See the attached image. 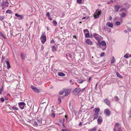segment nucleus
<instances>
[{
  "mask_svg": "<svg viewBox=\"0 0 131 131\" xmlns=\"http://www.w3.org/2000/svg\"><path fill=\"white\" fill-rule=\"evenodd\" d=\"M99 44L98 45L99 47H102V46H104V48H103V50H105L106 48V43L104 41H102L101 42L100 41L98 42Z\"/></svg>",
  "mask_w": 131,
  "mask_h": 131,
  "instance_id": "obj_1",
  "label": "nucleus"
},
{
  "mask_svg": "<svg viewBox=\"0 0 131 131\" xmlns=\"http://www.w3.org/2000/svg\"><path fill=\"white\" fill-rule=\"evenodd\" d=\"M99 10V9H97L96 10L94 15V17L95 18H97L99 17V15L101 14V12Z\"/></svg>",
  "mask_w": 131,
  "mask_h": 131,
  "instance_id": "obj_2",
  "label": "nucleus"
},
{
  "mask_svg": "<svg viewBox=\"0 0 131 131\" xmlns=\"http://www.w3.org/2000/svg\"><path fill=\"white\" fill-rule=\"evenodd\" d=\"M104 113L107 116H110L111 114V113L108 108L105 109L104 111Z\"/></svg>",
  "mask_w": 131,
  "mask_h": 131,
  "instance_id": "obj_3",
  "label": "nucleus"
},
{
  "mask_svg": "<svg viewBox=\"0 0 131 131\" xmlns=\"http://www.w3.org/2000/svg\"><path fill=\"white\" fill-rule=\"evenodd\" d=\"M25 105V103L24 102H21L18 103V105L21 110H23L24 108V106Z\"/></svg>",
  "mask_w": 131,
  "mask_h": 131,
  "instance_id": "obj_4",
  "label": "nucleus"
},
{
  "mask_svg": "<svg viewBox=\"0 0 131 131\" xmlns=\"http://www.w3.org/2000/svg\"><path fill=\"white\" fill-rule=\"evenodd\" d=\"M31 88L35 92L38 93L40 92L39 90L33 85L31 86Z\"/></svg>",
  "mask_w": 131,
  "mask_h": 131,
  "instance_id": "obj_5",
  "label": "nucleus"
},
{
  "mask_svg": "<svg viewBox=\"0 0 131 131\" xmlns=\"http://www.w3.org/2000/svg\"><path fill=\"white\" fill-rule=\"evenodd\" d=\"M84 33L85 34V37L88 38L89 37V34L88 30L87 29H85L83 30Z\"/></svg>",
  "mask_w": 131,
  "mask_h": 131,
  "instance_id": "obj_6",
  "label": "nucleus"
},
{
  "mask_svg": "<svg viewBox=\"0 0 131 131\" xmlns=\"http://www.w3.org/2000/svg\"><path fill=\"white\" fill-rule=\"evenodd\" d=\"M85 42L89 45H93V42L89 39H87L86 40Z\"/></svg>",
  "mask_w": 131,
  "mask_h": 131,
  "instance_id": "obj_7",
  "label": "nucleus"
},
{
  "mask_svg": "<svg viewBox=\"0 0 131 131\" xmlns=\"http://www.w3.org/2000/svg\"><path fill=\"white\" fill-rule=\"evenodd\" d=\"M93 37L97 40H100V37L98 34H94L93 35Z\"/></svg>",
  "mask_w": 131,
  "mask_h": 131,
  "instance_id": "obj_8",
  "label": "nucleus"
},
{
  "mask_svg": "<svg viewBox=\"0 0 131 131\" xmlns=\"http://www.w3.org/2000/svg\"><path fill=\"white\" fill-rule=\"evenodd\" d=\"M120 8V6H119L117 5H116L114 6V8L115 10L114 11V12H118Z\"/></svg>",
  "mask_w": 131,
  "mask_h": 131,
  "instance_id": "obj_9",
  "label": "nucleus"
},
{
  "mask_svg": "<svg viewBox=\"0 0 131 131\" xmlns=\"http://www.w3.org/2000/svg\"><path fill=\"white\" fill-rule=\"evenodd\" d=\"M41 37L42 40H41V42L42 44H44L46 40V38L45 36H41Z\"/></svg>",
  "mask_w": 131,
  "mask_h": 131,
  "instance_id": "obj_10",
  "label": "nucleus"
},
{
  "mask_svg": "<svg viewBox=\"0 0 131 131\" xmlns=\"http://www.w3.org/2000/svg\"><path fill=\"white\" fill-rule=\"evenodd\" d=\"M73 93L75 95L78 94L79 93L78 88H76L73 91Z\"/></svg>",
  "mask_w": 131,
  "mask_h": 131,
  "instance_id": "obj_11",
  "label": "nucleus"
},
{
  "mask_svg": "<svg viewBox=\"0 0 131 131\" xmlns=\"http://www.w3.org/2000/svg\"><path fill=\"white\" fill-rule=\"evenodd\" d=\"M103 120L102 117L100 116L97 119V123L98 124H100L102 121Z\"/></svg>",
  "mask_w": 131,
  "mask_h": 131,
  "instance_id": "obj_12",
  "label": "nucleus"
},
{
  "mask_svg": "<svg viewBox=\"0 0 131 131\" xmlns=\"http://www.w3.org/2000/svg\"><path fill=\"white\" fill-rule=\"evenodd\" d=\"M105 103L107 105L109 106L110 105V102L107 99H106L104 100V101Z\"/></svg>",
  "mask_w": 131,
  "mask_h": 131,
  "instance_id": "obj_13",
  "label": "nucleus"
},
{
  "mask_svg": "<svg viewBox=\"0 0 131 131\" xmlns=\"http://www.w3.org/2000/svg\"><path fill=\"white\" fill-rule=\"evenodd\" d=\"M106 25L109 27L113 28V24L112 23H111L110 22H107Z\"/></svg>",
  "mask_w": 131,
  "mask_h": 131,
  "instance_id": "obj_14",
  "label": "nucleus"
},
{
  "mask_svg": "<svg viewBox=\"0 0 131 131\" xmlns=\"http://www.w3.org/2000/svg\"><path fill=\"white\" fill-rule=\"evenodd\" d=\"M20 56L21 59L24 60L25 59L26 54L24 53H21Z\"/></svg>",
  "mask_w": 131,
  "mask_h": 131,
  "instance_id": "obj_15",
  "label": "nucleus"
},
{
  "mask_svg": "<svg viewBox=\"0 0 131 131\" xmlns=\"http://www.w3.org/2000/svg\"><path fill=\"white\" fill-rule=\"evenodd\" d=\"M99 114L97 113H94L93 114V120L95 119H97L98 116Z\"/></svg>",
  "mask_w": 131,
  "mask_h": 131,
  "instance_id": "obj_16",
  "label": "nucleus"
},
{
  "mask_svg": "<svg viewBox=\"0 0 131 131\" xmlns=\"http://www.w3.org/2000/svg\"><path fill=\"white\" fill-rule=\"evenodd\" d=\"M1 5L2 6V9H3L5 7L8 6V5H6L5 4V3L4 2L2 3Z\"/></svg>",
  "mask_w": 131,
  "mask_h": 131,
  "instance_id": "obj_17",
  "label": "nucleus"
},
{
  "mask_svg": "<svg viewBox=\"0 0 131 131\" xmlns=\"http://www.w3.org/2000/svg\"><path fill=\"white\" fill-rule=\"evenodd\" d=\"M15 16L17 17H18V19L19 20L21 19H23V16L19 15L17 13H16L15 14Z\"/></svg>",
  "mask_w": 131,
  "mask_h": 131,
  "instance_id": "obj_18",
  "label": "nucleus"
},
{
  "mask_svg": "<svg viewBox=\"0 0 131 131\" xmlns=\"http://www.w3.org/2000/svg\"><path fill=\"white\" fill-rule=\"evenodd\" d=\"M93 111L95 112V113L98 114L100 111V109L98 108H95L93 110Z\"/></svg>",
  "mask_w": 131,
  "mask_h": 131,
  "instance_id": "obj_19",
  "label": "nucleus"
},
{
  "mask_svg": "<svg viewBox=\"0 0 131 131\" xmlns=\"http://www.w3.org/2000/svg\"><path fill=\"white\" fill-rule=\"evenodd\" d=\"M66 56L67 57V58L68 59V57L69 58L72 59V56L71 54L70 53H67L66 54Z\"/></svg>",
  "mask_w": 131,
  "mask_h": 131,
  "instance_id": "obj_20",
  "label": "nucleus"
},
{
  "mask_svg": "<svg viewBox=\"0 0 131 131\" xmlns=\"http://www.w3.org/2000/svg\"><path fill=\"white\" fill-rule=\"evenodd\" d=\"M97 130V128L95 127L93 128L89 129L88 131H96Z\"/></svg>",
  "mask_w": 131,
  "mask_h": 131,
  "instance_id": "obj_21",
  "label": "nucleus"
},
{
  "mask_svg": "<svg viewBox=\"0 0 131 131\" xmlns=\"http://www.w3.org/2000/svg\"><path fill=\"white\" fill-rule=\"evenodd\" d=\"M58 75L59 76H64L65 75L63 72H60L58 74Z\"/></svg>",
  "mask_w": 131,
  "mask_h": 131,
  "instance_id": "obj_22",
  "label": "nucleus"
},
{
  "mask_svg": "<svg viewBox=\"0 0 131 131\" xmlns=\"http://www.w3.org/2000/svg\"><path fill=\"white\" fill-rule=\"evenodd\" d=\"M116 75H117V76L118 77L120 78H123V77L120 75L116 71Z\"/></svg>",
  "mask_w": 131,
  "mask_h": 131,
  "instance_id": "obj_23",
  "label": "nucleus"
},
{
  "mask_svg": "<svg viewBox=\"0 0 131 131\" xmlns=\"http://www.w3.org/2000/svg\"><path fill=\"white\" fill-rule=\"evenodd\" d=\"M6 62L7 65V68L8 69H10V67L9 61H6Z\"/></svg>",
  "mask_w": 131,
  "mask_h": 131,
  "instance_id": "obj_24",
  "label": "nucleus"
},
{
  "mask_svg": "<svg viewBox=\"0 0 131 131\" xmlns=\"http://www.w3.org/2000/svg\"><path fill=\"white\" fill-rule=\"evenodd\" d=\"M84 81V80L81 79H78L77 80V82L79 83H81Z\"/></svg>",
  "mask_w": 131,
  "mask_h": 131,
  "instance_id": "obj_25",
  "label": "nucleus"
},
{
  "mask_svg": "<svg viewBox=\"0 0 131 131\" xmlns=\"http://www.w3.org/2000/svg\"><path fill=\"white\" fill-rule=\"evenodd\" d=\"M78 88L79 90V92L80 93V92H83L84 91V90L85 88L82 89H81L80 88Z\"/></svg>",
  "mask_w": 131,
  "mask_h": 131,
  "instance_id": "obj_26",
  "label": "nucleus"
},
{
  "mask_svg": "<svg viewBox=\"0 0 131 131\" xmlns=\"http://www.w3.org/2000/svg\"><path fill=\"white\" fill-rule=\"evenodd\" d=\"M126 15V14L125 13H121L120 15H121V17L122 18H124L125 16Z\"/></svg>",
  "mask_w": 131,
  "mask_h": 131,
  "instance_id": "obj_27",
  "label": "nucleus"
},
{
  "mask_svg": "<svg viewBox=\"0 0 131 131\" xmlns=\"http://www.w3.org/2000/svg\"><path fill=\"white\" fill-rule=\"evenodd\" d=\"M46 99L45 98L43 99L42 101L40 102L41 104H43L44 103H46V102L45 101V100H46Z\"/></svg>",
  "mask_w": 131,
  "mask_h": 131,
  "instance_id": "obj_28",
  "label": "nucleus"
},
{
  "mask_svg": "<svg viewBox=\"0 0 131 131\" xmlns=\"http://www.w3.org/2000/svg\"><path fill=\"white\" fill-rule=\"evenodd\" d=\"M37 120L40 123H41V121L42 120V119L41 118H38Z\"/></svg>",
  "mask_w": 131,
  "mask_h": 131,
  "instance_id": "obj_29",
  "label": "nucleus"
},
{
  "mask_svg": "<svg viewBox=\"0 0 131 131\" xmlns=\"http://www.w3.org/2000/svg\"><path fill=\"white\" fill-rule=\"evenodd\" d=\"M52 51L54 52L56 50V49L54 46H53L51 47Z\"/></svg>",
  "mask_w": 131,
  "mask_h": 131,
  "instance_id": "obj_30",
  "label": "nucleus"
},
{
  "mask_svg": "<svg viewBox=\"0 0 131 131\" xmlns=\"http://www.w3.org/2000/svg\"><path fill=\"white\" fill-rule=\"evenodd\" d=\"M12 108L14 110H18V108L17 107L14 106H12Z\"/></svg>",
  "mask_w": 131,
  "mask_h": 131,
  "instance_id": "obj_31",
  "label": "nucleus"
},
{
  "mask_svg": "<svg viewBox=\"0 0 131 131\" xmlns=\"http://www.w3.org/2000/svg\"><path fill=\"white\" fill-rule=\"evenodd\" d=\"M52 23L53 24V25L54 26H56L57 25V22L56 21H55V20H53L52 21Z\"/></svg>",
  "mask_w": 131,
  "mask_h": 131,
  "instance_id": "obj_32",
  "label": "nucleus"
},
{
  "mask_svg": "<svg viewBox=\"0 0 131 131\" xmlns=\"http://www.w3.org/2000/svg\"><path fill=\"white\" fill-rule=\"evenodd\" d=\"M66 91H66V92H65V96H67L69 94V92L67 91H68V90H66Z\"/></svg>",
  "mask_w": 131,
  "mask_h": 131,
  "instance_id": "obj_33",
  "label": "nucleus"
},
{
  "mask_svg": "<svg viewBox=\"0 0 131 131\" xmlns=\"http://www.w3.org/2000/svg\"><path fill=\"white\" fill-rule=\"evenodd\" d=\"M121 23L120 22L118 21H116L115 22V24L117 26H118L120 25Z\"/></svg>",
  "mask_w": 131,
  "mask_h": 131,
  "instance_id": "obj_34",
  "label": "nucleus"
},
{
  "mask_svg": "<svg viewBox=\"0 0 131 131\" xmlns=\"http://www.w3.org/2000/svg\"><path fill=\"white\" fill-rule=\"evenodd\" d=\"M6 13L9 14H11L12 13V12L10 10H6Z\"/></svg>",
  "mask_w": 131,
  "mask_h": 131,
  "instance_id": "obj_35",
  "label": "nucleus"
},
{
  "mask_svg": "<svg viewBox=\"0 0 131 131\" xmlns=\"http://www.w3.org/2000/svg\"><path fill=\"white\" fill-rule=\"evenodd\" d=\"M115 100L118 101L119 100V99L117 96H115L114 97Z\"/></svg>",
  "mask_w": 131,
  "mask_h": 131,
  "instance_id": "obj_36",
  "label": "nucleus"
},
{
  "mask_svg": "<svg viewBox=\"0 0 131 131\" xmlns=\"http://www.w3.org/2000/svg\"><path fill=\"white\" fill-rule=\"evenodd\" d=\"M119 125V124L118 123H115V127L116 126L117 127H118Z\"/></svg>",
  "mask_w": 131,
  "mask_h": 131,
  "instance_id": "obj_37",
  "label": "nucleus"
},
{
  "mask_svg": "<svg viewBox=\"0 0 131 131\" xmlns=\"http://www.w3.org/2000/svg\"><path fill=\"white\" fill-rule=\"evenodd\" d=\"M105 55V53L104 52H102L101 53V54L100 55V56L101 57H103Z\"/></svg>",
  "mask_w": 131,
  "mask_h": 131,
  "instance_id": "obj_38",
  "label": "nucleus"
},
{
  "mask_svg": "<svg viewBox=\"0 0 131 131\" xmlns=\"http://www.w3.org/2000/svg\"><path fill=\"white\" fill-rule=\"evenodd\" d=\"M124 57L125 58H128V57H129V56H128V54L127 53L126 54H125V55H124Z\"/></svg>",
  "mask_w": 131,
  "mask_h": 131,
  "instance_id": "obj_39",
  "label": "nucleus"
},
{
  "mask_svg": "<svg viewBox=\"0 0 131 131\" xmlns=\"http://www.w3.org/2000/svg\"><path fill=\"white\" fill-rule=\"evenodd\" d=\"M58 100L59 102V104H60L61 102V99L60 97H59L58 98Z\"/></svg>",
  "mask_w": 131,
  "mask_h": 131,
  "instance_id": "obj_40",
  "label": "nucleus"
},
{
  "mask_svg": "<svg viewBox=\"0 0 131 131\" xmlns=\"http://www.w3.org/2000/svg\"><path fill=\"white\" fill-rule=\"evenodd\" d=\"M3 87L0 89V95L2 93V92L3 91Z\"/></svg>",
  "mask_w": 131,
  "mask_h": 131,
  "instance_id": "obj_41",
  "label": "nucleus"
},
{
  "mask_svg": "<svg viewBox=\"0 0 131 131\" xmlns=\"http://www.w3.org/2000/svg\"><path fill=\"white\" fill-rule=\"evenodd\" d=\"M63 92L62 91H60L59 93V94L60 95H62L63 94Z\"/></svg>",
  "mask_w": 131,
  "mask_h": 131,
  "instance_id": "obj_42",
  "label": "nucleus"
},
{
  "mask_svg": "<svg viewBox=\"0 0 131 131\" xmlns=\"http://www.w3.org/2000/svg\"><path fill=\"white\" fill-rule=\"evenodd\" d=\"M46 15L47 16H48V17H50V14H49V12H48L47 13V14H46Z\"/></svg>",
  "mask_w": 131,
  "mask_h": 131,
  "instance_id": "obj_43",
  "label": "nucleus"
},
{
  "mask_svg": "<svg viewBox=\"0 0 131 131\" xmlns=\"http://www.w3.org/2000/svg\"><path fill=\"white\" fill-rule=\"evenodd\" d=\"M4 18V17L0 16V20H2Z\"/></svg>",
  "mask_w": 131,
  "mask_h": 131,
  "instance_id": "obj_44",
  "label": "nucleus"
},
{
  "mask_svg": "<svg viewBox=\"0 0 131 131\" xmlns=\"http://www.w3.org/2000/svg\"><path fill=\"white\" fill-rule=\"evenodd\" d=\"M113 1L112 0H111L110 2H107V3L108 4H110L111 3H113Z\"/></svg>",
  "mask_w": 131,
  "mask_h": 131,
  "instance_id": "obj_45",
  "label": "nucleus"
},
{
  "mask_svg": "<svg viewBox=\"0 0 131 131\" xmlns=\"http://www.w3.org/2000/svg\"><path fill=\"white\" fill-rule=\"evenodd\" d=\"M1 100L2 102H3L4 101V99L3 98H1Z\"/></svg>",
  "mask_w": 131,
  "mask_h": 131,
  "instance_id": "obj_46",
  "label": "nucleus"
},
{
  "mask_svg": "<svg viewBox=\"0 0 131 131\" xmlns=\"http://www.w3.org/2000/svg\"><path fill=\"white\" fill-rule=\"evenodd\" d=\"M51 115L53 117V118H54L55 116V115L54 113H52Z\"/></svg>",
  "mask_w": 131,
  "mask_h": 131,
  "instance_id": "obj_47",
  "label": "nucleus"
},
{
  "mask_svg": "<svg viewBox=\"0 0 131 131\" xmlns=\"http://www.w3.org/2000/svg\"><path fill=\"white\" fill-rule=\"evenodd\" d=\"M82 0H77V2L78 3H80L82 2Z\"/></svg>",
  "mask_w": 131,
  "mask_h": 131,
  "instance_id": "obj_48",
  "label": "nucleus"
},
{
  "mask_svg": "<svg viewBox=\"0 0 131 131\" xmlns=\"http://www.w3.org/2000/svg\"><path fill=\"white\" fill-rule=\"evenodd\" d=\"M55 42V41H54V40H53V39L51 41V43H54Z\"/></svg>",
  "mask_w": 131,
  "mask_h": 131,
  "instance_id": "obj_49",
  "label": "nucleus"
},
{
  "mask_svg": "<svg viewBox=\"0 0 131 131\" xmlns=\"http://www.w3.org/2000/svg\"><path fill=\"white\" fill-rule=\"evenodd\" d=\"M44 47L43 45H41V50H43L44 49Z\"/></svg>",
  "mask_w": 131,
  "mask_h": 131,
  "instance_id": "obj_50",
  "label": "nucleus"
},
{
  "mask_svg": "<svg viewBox=\"0 0 131 131\" xmlns=\"http://www.w3.org/2000/svg\"><path fill=\"white\" fill-rule=\"evenodd\" d=\"M125 8H122L120 10V12H121V11H122L123 10H125Z\"/></svg>",
  "mask_w": 131,
  "mask_h": 131,
  "instance_id": "obj_51",
  "label": "nucleus"
},
{
  "mask_svg": "<svg viewBox=\"0 0 131 131\" xmlns=\"http://www.w3.org/2000/svg\"><path fill=\"white\" fill-rule=\"evenodd\" d=\"M1 36L2 37L6 39V38L5 37V36L2 33Z\"/></svg>",
  "mask_w": 131,
  "mask_h": 131,
  "instance_id": "obj_52",
  "label": "nucleus"
},
{
  "mask_svg": "<svg viewBox=\"0 0 131 131\" xmlns=\"http://www.w3.org/2000/svg\"><path fill=\"white\" fill-rule=\"evenodd\" d=\"M91 79V77H90L88 79V82H90V80Z\"/></svg>",
  "mask_w": 131,
  "mask_h": 131,
  "instance_id": "obj_53",
  "label": "nucleus"
},
{
  "mask_svg": "<svg viewBox=\"0 0 131 131\" xmlns=\"http://www.w3.org/2000/svg\"><path fill=\"white\" fill-rule=\"evenodd\" d=\"M34 124L35 125H37V123L36 122H35L34 123Z\"/></svg>",
  "mask_w": 131,
  "mask_h": 131,
  "instance_id": "obj_54",
  "label": "nucleus"
},
{
  "mask_svg": "<svg viewBox=\"0 0 131 131\" xmlns=\"http://www.w3.org/2000/svg\"><path fill=\"white\" fill-rule=\"evenodd\" d=\"M113 57V59H114V60H112V61H111V63H113L114 62V57Z\"/></svg>",
  "mask_w": 131,
  "mask_h": 131,
  "instance_id": "obj_55",
  "label": "nucleus"
},
{
  "mask_svg": "<svg viewBox=\"0 0 131 131\" xmlns=\"http://www.w3.org/2000/svg\"><path fill=\"white\" fill-rule=\"evenodd\" d=\"M100 48H102V50H103V51H104V50H103V48H104V46H102V47H100Z\"/></svg>",
  "mask_w": 131,
  "mask_h": 131,
  "instance_id": "obj_56",
  "label": "nucleus"
},
{
  "mask_svg": "<svg viewBox=\"0 0 131 131\" xmlns=\"http://www.w3.org/2000/svg\"><path fill=\"white\" fill-rule=\"evenodd\" d=\"M112 19V18L111 16H110L109 18V20H111Z\"/></svg>",
  "mask_w": 131,
  "mask_h": 131,
  "instance_id": "obj_57",
  "label": "nucleus"
},
{
  "mask_svg": "<svg viewBox=\"0 0 131 131\" xmlns=\"http://www.w3.org/2000/svg\"><path fill=\"white\" fill-rule=\"evenodd\" d=\"M82 124V123L81 122H80L79 124V126H81V125Z\"/></svg>",
  "mask_w": 131,
  "mask_h": 131,
  "instance_id": "obj_58",
  "label": "nucleus"
},
{
  "mask_svg": "<svg viewBox=\"0 0 131 131\" xmlns=\"http://www.w3.org/2000/svg\"><path fill=\"white\" fill-rule=\"evenodd\" d=\"M124 32L125 33H127L128 32V31L127 30H124Z\"/></svg>",
  "mask_w": 131,
  "mask_h": 131,
  "instance_id": "obj_59",
  "label": "nucleus"
},
{
  "mask_svg": "<svg viewBox=\"0 0 131 131\" xmlns=\"http://www.w3.org/2000/svg\"><path fill=\"white\" fill-rule=\"evenodd\" d=\"M5 100H7L8 99V98L7 97H6L5 99Z\"/></svg>",
  "mask_w": 131,
  "mask_h": 131,
  "instance_id": "obj_60",
  "label": "nucleus"
},
{
  "mask_svg": "<svg viewBox=\"0 0 131 131\" xmlns=\"http://www.w3.org/2000/svg\"><path fill=\"white\" fill-rule=\"evenodd\" d=\"M50 20H52V19L51 18H48Z\"/></svg>",
  "mask_w": 131,
  "mask_h": 131,
  "instance_id": "obj_61",
  "label": "nucleus"
},
{
  "mask_svg": "<svg viewBox=\"0 0 131 131\" xmlns=\"http://www.w3.org/2000/svg\"><path fill=\"white\" fill-rule=\"evenodd\" d=\"M86 18L85 17H83V18H82V19H84Z\"/></svg>",
  "mask_w": 131,
  "mask_h": 131,
  "instance_id": "obj_62",
  "label": "nucleus"
},
{
  "mask_svg": "<svg viewBox=\"0 0 131 131\" xmlns=\"http://www.w3.org/2000/svg\"><path fill=\"white\" fill-rule=\"evenodd\" d=\"M66 129H62V131H66Z\"/></svg>",
  "mask_w": 131,
  "mask_h": 131,
  "instance_id": "obj_63",
  "label": "nucleus"
},
{
  "mask_svg": "<svg viewBox=\"0 0 131 131\" xmlns=\"http://www.w3.org/2000/svg\"><path fill=\"white\" fill-rule=\"evenodd\" d=\"M114 131H116V129L115 127H114Z\"/></svg>",
  "mask_w": 131,
  "mask_h": 131,
  "instance_id": "obj_64",
  "label": "nucleus"
}]
</instances>
